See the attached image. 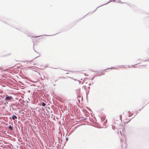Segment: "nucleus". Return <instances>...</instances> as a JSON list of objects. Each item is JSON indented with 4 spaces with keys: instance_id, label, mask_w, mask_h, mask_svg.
Segmentation results:
<instances>
[{
    "instance_id": "obj_8",
    "label": "nucleus",
    "mask_w": 149,
    "mask_h": 149,
    "mask_svg": "<svg viewBox=\"0 0 149 149\" xmlns=\"http://www.w3.org/2000/svg\"><path fill=\"white\" fill-rule=\"evenodd\" d=\"M111 68V69H115V68Z\"/></svg>"
},
{
    "instance_id": "obj_3",
    "label": "nucleus",
    "mask_w": 149,
    "mask_h": 149,
    "mask_svg": "<svg viewBox=\"0 0 149 149\" xmlns=\"http://www.w3.org/2000/svg\"><path fill=\"white\" fill-rule=\"evenodd\" d=\"M17 116L15 115H13L12 116V119L13 120H15V119H17Z\"/></svg>"
},
{
    "instance_id": "obj_6",
    "label": "nucleus",
    "mask_w": 149,
    "mask_h": 149,
    "mask_svg": "<svg viewBox=\"0 0 149 149\" xmlns=\"http://www.w3.org/2000/svg\"><path fill=\"white\" fill-rule=\"evenodd\" d=\"M83 87L84 88V89H86V87L85 86H84Z\"/></svg>"
},
{
    "instance_id": "obj_7",
    "label": "nucleus",
    "mask_w": 149,
    "mask_h": 149,
    "mask_svg": "<svg viewBox=\"0 0 149 149\" xmlns=\"http://www.w3.org/2000/svg\"><path fill=\"white\" fill-rule=\"evenodd\" d=\"M132 67H134V68H135L134 65H132Z\"/></svg>"
},
{
    "instance_id": "obj_4",
    "label": "nucleus",
    "mask_w": 149,
    "mask_h": 149,
    "mask_svg": "<svg viewBox=\"0 0 149 149\" xmlns=\"http://www.w3.org/2000/svg\"><path fill=\"white\" fill-rule=\"evenodd\" d=\"M46 105V104L45 103L42 102V105L43 106H45Z\"/></svg>"
},
{
    "instance_id": "obj_5",
    "label": "nucleus",
    "mask_w": 149,
    "mask_h": 149,
    "mask_svg": "<svg viewBox=\"0 0 149 149\" xmlns=\"http://www.w3.org/2000/svg\"><path fill=\"white\" fill-rule=\"evenodd\" d=\"M8 128L10 129L11 130L13 129L12 127L11 126H9L8 127Z\"/></svg>"
},
{
    "instance_id": "obj_1",
    "label": "nucleus",
    "mask_w": 149,
    "mask_h": 149,
    "mask_svg": "<svg viewBox=\"0 0 149 149\" xmlns=\"http://www.w3.org/2000/svg\"><path fill=\"white\" fill-rule=\"evenodd\" d=\"M13 99L12 97L11 96H8V95H6V97L5 99V100H11Z\"/></svg>"
},
{
    "instance_id": "obj_2",
    "label": "nucleus",
    "mask_w": 149,
    "mask_h": 149,
    "mask_svg": "<svg viewBox=\"0 0 149 149\" xmlns=\"http://www.w3.org/2000/svg\"><path fill=\"white\" fill-rule=\"evenodd\" d=\"M130 121L129 119L127 118L125 120L124 123H127Z\"/></svg>"
},
{
    "instance_id": "obj_9",
    "label": "nucleus",
    "mask_w": 149,
    "mask_h": 149,
    "mask_svg": "<svg viewBox=\"0 0 149 149\" xmlns=\"http://www.w3.org/2000/svg\"><path fill=\"white\" fill-rule=\"evenodd\" d=\"M116 0H111V1H116Z\"/></svg>"
}]
</instances>
